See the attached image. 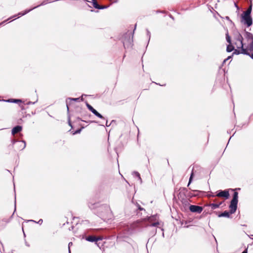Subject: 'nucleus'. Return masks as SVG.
<instances>
[{
  "mask_svg": "<svg viewBox=\"0 0 253 253\" xmlns=\"http://www.w3.org/2000/svg\"><path fill=\"white\" fill-rule=\"evenodd\" d=\"M231 213H230V211H224V212L219 214L218 215V216L220 217H229L230 214Z\"/></svg>",
  "mask_w": 253,
  "mask_h": 253,
  "instance_id": "dca6fc26",
  "label": "nucleus"
},
{
  "mask_svg": "<svg viewBox=\"0 0 253 253\" xmlns=\"http://www.w3.org/2000/svg\"><path fill=\"white\" fill-rule=\"evenodd\" d=\"M80 131H81V129L78 130H77V131L76 132V133H79V132H80Z\"/></svg>",
  "mask_w": 253,
  "mask_h": 253,
  "instance_id": "79ce46f5",
  "label": "nucleus"
},
{
  "mask_svg": "<svg viewBox=\"0 0 253 253\" xmlns=\"http://www.w3.org/2000/svg\"><path fill=\"white\" fill-rule=\"evenodd\" d=\"M238 193L237 192H234L233 194V199L231 201L238 202Z\"/></svg>",
  "mask_w": 253,
  "mask_h": 253,
  "instance_id": "6ab92c4d",
  "label": "nucleus"
},
{
  "mask_svg": "<svg viewBox=\"0 0 253 253\" xmlns=\"http://www.w3.org/2000/svg\"><path fill=\"white\" fill-rule=\"evenodd\" d=\"M67 110L69 111V107H68V104L67 103Z\"/></svg>",
  "mask_w": 253,
  "mask_h": 253,
  "instance_id": "37998d69",
  "label": "nucleus"
},
{
  "mask_svg": "<svg viewBox=\"0 0 253 253\" xmlns=\"http://www.w3.org/2000/svg\"><path fill=\"white\" fill-rule=\"evenodd\" d=\"M226 39L227 42L229 44H231V38H230V37L229 36V34H228V32L226 34Z\"/></svg>",
  "mask_w": 253,
  "mask_h": 253,
  "instance_id": "b1692460",
  "label": "nucleus"
},
{
  "mask_svg": "<svg viewBox=\"0 0 253 253\" xmlns=\"http://www.w3.org/2000/svg\"><path fill=\"white\" fill-rule=\"evenodd\" d=\"M233 50H234V47L231 44H229L227 46L226 51L228 52H231Z\"/></svg>",
  "mask_w": 253,
  "mask_h": 253,
  "instance_id": "412c9836",
  "label": "nucleus"
},
{
  "mask_svg": "<svg viewBox=\"0 0 253 253\" xmlns=\"http://www.w3.org/2000/svg\"><path fill=\"white\" fill-rule=\"evenodd\" d=\"M189 210L192 212L200 213L203 210L202 207L191 205L189 206Z\"/></svg>",
  "mask_w": 253,
  "mask_h": 253,
  "instance_id": "0eeeda50",
  "label": "nucleus"
},
{
  "mask_svg": "<svg viewBox=\"0 0 253 253\" xmlns=\"http://www.w3.org/2000/svg\"><path fill=\"white\" fill-rule=\"evenodd\" d=\"M156 230H155V231L154 232V234H156Z\"/></svg>",
  "mask_w": 253,
  "mask_h": 253,
  "instance_id": "3c124183",
  "label": "nucleus"
},
{
  "mask_svg": "<svg viewBox=\"0 0 253 253\" xmlns=\"http://www.w3.org/2000/svg\"><path fill=\"white\" fill-rule=\"evenodd\" d=\"M132 174L134 176H136L138 178V180H140V183L142 182V179L141 178V177H140V174L137 171H133L132 172Z\"/></svg>",
  "mask_w": 253,
  "mask_h": 253,
  "instance_id": "4be33fe9",
  "label": "nucleus"
},
{
  "mask_svg": "<svg viewBox=\"0 0 253 253\" xmlns=\"http://www.w3.org/2000/svg\"><path fill=\"white\" fill-rule=\"evenodd\" d=\"M247 249H246L245 251H244L242 253H247Z\"/></svg>",
  "mask_w": 253,
  "mask_h": 253,
  "instance_id": "f704fd0d",
  "label": "nucleus"
},
{
  "mask_svg": "<svg viewBox=\"0 0 253 253\" xmlns=\"http://www.w3.org/2000/svg\"><path fill=\"white\" fill-rule=\"evenodd\" d=\"M86 106L87 108L96 116L98 117L100 119H104V118L101 115L100 113H99L95 109H94L88 103H86Z\"/></svg>",
  "mask_w": 253,
  "mask_h": 253,
  "instance_id": "9d476101",
  "label": "nucleus"
},
{
  "mask_svg": "<svg viewBox=\"0 0 253 253\" xmlns=\"http://www.w3.org/2000/svg\"><path fill=\"white\" fill-rule=\"evenodd\" d=\"M21 107L22 110L24 109V107L23 106H22Z\"/></svg>",
  "mask_w": 253,
  "mask_h": 253,
  "instance_id": "09e8293b",
  "label": "nucleus"
},
{
  "mask_svg": "<svg viewBox=\"0 0 253 253\" xmlns=\"http://www.w3.org/2000/svg\"><path fill=\"white\" fill-rule=\"evenodd\" d=\"M2 221H4L6 223H7L8 222V221L7 219H3V220H2Z\"/></svg>",
  "mask_w": 253,
  "mask_h": 253,
  "instance_id": "58836bf2",
  "label": "nucleus"
},
{
  "mask_svg": "<svg viewBox=\"0 0 253 253\" xmlns=\"http://www.w3.org/2000/svg\"><path fill=\"white\" fill-rule=\"evenodd\" d=\"M241 22L247 27H250L253 24V19L251 15L242 14L241 15Z\"/></svg>",
  "mask_w": 253,
  "mask_h": 253,
  "instance_id": "20e7f679",
  "label": "nucleus"
},
{
  "mask_svg": "<svg viewBox=\"0 0 253 253\" xmlns=\"http://www.w3.org/2000/svg\"><path fill=\"white\" fill-rule=\"evenodd\" d=\"M29 221H32V222H36V221H35V220H29Z\"/></svg>",
  "mask_w": 253,
  "mask_h": 253,
  "instance_id": "49530a36",
  "label": "nucleus"
},
{
  "mask_svg": "<svg viewBox=\"0 0 253 253\" xmlns=\"http://www.w3.org/2000/svg\"><path fill=\"white\" fill-rule=\"evenodd\" d=\"M231 58V56H228L226 59H224V61L223 62H225L227 60H228V59H230Z\"/></svg>",
  "mask_w": 253,
  "mask_h": 253,
  "instance_id": "7c9ffc66",
  "label": "nucleus"
},
{
  "mask_svg": "<svg viewBox=\"0 0 253 253\" xmlns=\"http://www.w3.org/2000/svg\"><path fill=\"white\" fill-rule=\"evenodd\" d=\"M88 207L91 210H95L96 214L104 220L111 219L112 211L109 205H100L99 203H88Z\"/></svg>",
  "mask_w": 253,
  "mask_h": 253,
  "instance_id": "f257e3e1",
  "label": "nucleus"
},
{
  "mask_svg": "<svg viewBox=\"0 0 253 253\" xmlns=\"http://www.w3.org/2000/svg\"><path fill=\"white\" fill-rule=\"evenodd\" d=\"M249 56L253 59V53H252L251 54H250Z\"/></svg>",
  "mask_w": 253,
  "mask_h": 253,
  "instance_id": "4c0bfd02",
  "label": "nucleus"
},
{
  "mask_svg": "<svg viewBox=\"0 0 253 253\" xmlns=\"http://www.w3.org/2000/svg\"><path fill=\"white\" fill-rule=\"evenodd\" d=\"M28 104H34V102H33H33H30H30H28Z\"/></svg>",
  "mask_w": 253,
  "mask_h": 253,
  "instance_id": "a19ab883",
  "label": "nucleus"
},
{
  "mask_svg": "<svg viewBox=\"0 0 253 253\" xmlns=\"http://www.w3.org/2000/svg\"><path fill=\"white\" fill-rule=\"evenodd\" d=\"M22 127L20 126H17L14 127L12 129V134L15 135L16 133L19 132L21 131Z\"/></svg>",
  "mask_w": 253,
  "mask_h": 253,
  "instance_id": "4468645a",
  "label": "nucleus"
},
{
  "mask_svg": "<svg viewBox=\"0 0 253 253\" xmlns=\"http://www.w3.org/2000/svg\"><path fill=\"white\" fill-rule=\"evenodd\" d=\"M15 209H14V211H16V198L15 197Z\"/></svg>",
  "mask_w": 253,
  "mask_h": 253,
  "instance_id": "e433bc0d",
  "label": "nucleus"
},
{
  "mask_svg": "<svg viewBox=\"0 0 253 253\" xmlns=\"http://www.w3.org/2000/svg\"><path fill=\"white\" fill-rule=\"evenodd\" d=\"M26 245L27 246H28V247H29V246H30V245H29L28 244H27V243H26Z\"/></svg>",
  "mask_w": 253,
  "mask_h": 253,
  "instance_id": "de8ad7c7",
  "label": "nucleus"
},
{
  "mask_svg": "<svg viewBox=\"0 0 253 253\" xmlns=\"http://www.w3.org/2000/svg\"><path fill=\"white\" fill-rule=\"evenodd\" d=\"M222 204V202L219 203V204H210L209 206L211 207L212 210H215L219 207V206Z\"/></svg>",
  "mask_w": 253,
  "mask_h": 253,
  "instance_id": "f3484780",
  "label": "nucleus"
},
{
  "mask_svg": "<svg viewBox=\"0 0 253 253\" xmlns=\"http://www.w3.org/2000/svg\"><path fill=\"white\" fill-rule=\"evenodd\" d=\"M233 50L234 52L233 53V54L238 55L239 54H243L245 55H250V52H249V50L246 48H240L236 49H234V50Z\"/></svg>",
  "mask_w": 253,
  "mask_h": 253,
  "instance_id": "6e6552de",
  "label": "nucleus"
},
{
  "mask_svg": "<svg viewBox=\"0 0 253 253\" xmlns=\"http://www.w3.org/2000/svg\"><path fill=\"white\" fill-rule=\"evenodd\" d=\"M244 36L247 39H251L252 40V41H253V35L252 33L245 31Z\"/></svg>",
  "mask_w": 253,
  "mask_h": 253,
  "instance_id": "a211bd4d",
  "label": "nucleus"
},
{
  "mask_svg": "<svg viewBox=\"0 0 253 253\" xmlns=\"http://www.w3.org/2000/svg\"><path fill=\"white\" fill-rule=\"evenodd\" d=\"M252 5H251L250 6V7L248 8V9L246 11L243 12V13L242 14L251 15V13L252 12Z\"/></svg>",
  "mask_w": 253,
  "mask_h": 253,
  "instance_id": "aec40b11",
  "label": "nucleus"
},
{
  "mask_svg": "<svg viewBox=\"0 0 253 253\" xmlns=\"http://www.w3.org/2000/svg\"><path fill=\"white\" fill-rule=\"evenodd\" d=\"M47 2H46L45 1H43L41 4L40 5H38L36 6H35L33 8H31V9H28V10H26L24 12H19L18 13V14L16 15H15L10 18H9L8 19H7V20H5L1 22L0 23V26L3 25L4 24H5L7 21H8L9 20L11 19L12 18H14V17H16L17 16H23V15H24L25 14H26L27 13H28V12H29L30 11H31V10H32L33 9L41 6V5H44L45 4H46Z\"/></svg>",
  "mask_w": 253,
  "mask_h": 253,
  "instance_id": "f03ea898",
  "label": "nucleus"
},
{
  "mask_svg": "<svg viewBox=\"0 0 253 253\" xmlns=\"http://www.w3.org/2000/svg\"><path fill=\"white\" fill-rule=\"evenodd\" d=\"M110 125H111V124H108V121H106V126H109Z\"/></svg>",
  "mask_w": 253,
  "mask_h": 253,
  "instance_id": "72a5a7b5",
  "label": "nucleus"
},
{
  "mask_svg": "<svg viewBox=\"0 0 253 253\" xmlns=\"http://www.w3.org/2000/svg\"><path fill=\"white\" fill-rule=\"evenodd\" d=\"M148 221L150 222H152V221H155V222L152 223L149 226H157L159 225V222L157 221V215H154L152 216L149 217L148 218Z\"/></svg>",
  "mask_w": 253,
  "mask_h": 253,
  "instance_id": "9b49d317",
  "label": "nucleus"
},
{
  "mask_svg": "<svg viewBox=\"0 0 253 253\" xmlns=\"http://www.w3.org/2000/svg\"><path fill=\"white\" fill-rule=\"evenodd\" d=\"M16 142H17V141L15 140H14V139L12 140V143L13 144H14Z\"/></svg>",
  "mask_w": 253,
  "mask_h": 253,
  "instance_id": "c9c22d12",
  "label": "nucleus"
},
{
  "mask_svg": "<svg viewBox=\"0 0 253 253\" xmlns=\"http://www.w3.org/2000/svg\"><path fill=\"white\" fill-rule=\"evenodd\" d=\"M39 224H42V219H41L39 220V221L37 222Z\"/></svg>",
  "mask_w": 253,
  "mask_h": 253,
  "instance_id": "2f4dec72",
  "label": "nucleus"
},
{
  "mask_svg": "<svg viewBox=\"0 0 253 253\" xmlns=\"http://www.w3.org/2000/svg\"><path fill=\"white\" fill-rule=\"evenodd\" d=\"M73 245L72 242H70L68 244V250H69V253H71V250H70V247Z\"/></svg>",
  "mask_w": 253,
  "mask_h": 253,
  "instance_id": "c85d7f7f",
  "label": "nucleus"
},
{
  "mask_svg": "<svg viewBox=\"0 0 253 253\" xmlns=\"http://www.w3.org/2000/svg\"><path fill=\"white\" fill-rule=\"evenodd\" d=\"M146 32H147V36L148 37L149 41L150 38H151V33H150V32L148 29H146Z\"/></svg>",
  "mask_w": 253,
  "mask_h": 253,
  "instance_id": "cd10ccee",
  "label": "nucleus"
},
{
  "mask_svg": "<svg viewBox=\"0 0 253 253\" xmlns=\"http://www.w3.org/2000/svg\"><path fill=\"white\" fill-rule=\"evenodd\" d=\"M18 149L20 150H23L26 147V142L24 140L18 141Z\"/></svg>",
  "mask_w": 253,
  "mask_h": 253,
  "instance_id": "2eb2a0df",
  "label": "nucleus"
},
{
  "mask_svg": "<svg viewBox=\"0 0 253 253\" xmlns=\"http://www.w3.org/2000/svg\"><path fill=\"white\" fill-rule=\"evenodd\" d=\"M102 239H103L102 237H101V236L96 237V236H88V237H87L86 238V240L87 241H89V242H95L96 243H97V242L98 241L102 240Z\"/></svg>",
  "mask_w": 253,
  "mask_h": 253,
  "instance_id": "ddd939ff",
  "label": "nucleus"
},
{
  "mask_svg": "<svg viewBox=\"0 0 253 253\" xmlns=\"http://www.w3.org/2000/svg\"><path fill=\"white\" fill-rule=\"evenodd\" d=\"M226 19H227V20H229V17L228 16H226Z\"/></svg>",
  "mask_w": 253,
  "mask_h": 253,
  "instance_id": "a18cd8bd",
  "label": "nucleus"
},
{
  "mask_svg": "<svg viewBox=\"0 0 253 253\" xmlns=\"http://www.w3.org/2000/svg\"><path fill=\"white\" fill-rule=\"evenodd\" d=\"M216 196L219 197H223L226 199H228L229 197V193L228 190H218L217 191Z\"/></svg>",
  "mask_w": 253,
  "mask_h": 253,
  "instance_id": "1a4fd4ad",
  "label": "nucleus"
},
{
  "mask_svg": "<svg viewBox=\"0 0 253 253\" xmlns=\"http://www.w3.org/2000/svg\"><path fill=\"white\" fill-rule=\"evenodd\" d=\"M133 35L131 36L130 35H126L125 36L124 40H123V44L125 48H128L132 47V40Z\"/></svg>",
  "mask_w": 253,
  "mask_h": 253,
  "instance_id": "39448f33",
  "label": "nucleus"
},
{
  "mask_svg": "<svg viewBox=\"0 0 253 253\" xmlns=\"http://www.w3.org/2000/svg\"><path fill=\"white\" fill-rule=\"evenodd\" d=\"M138 209L140 211H145V210L143 208H141L140 206H138Z\"/></svg>",
  "mask_w": 253,
  "mask_h": 253,
  "instance_id": "c756f323",
  "label": "nucleus"
},
{
  "mask_svg": "<svg viewBox=\"0 0 253 253\" xmlns=\"http://www.w3.org/2000/svg\"><path fill=\"white\" fill-rule=\"evenodd\" d=\"M238 202L236 201H231L230 204L229 205L230 213L233 214L235 212L237 208Z\"/></svg>",
  "mask_w": 253,
  "mask_h": 253,
  "instance_id": "f8f14e48",
  "label": "nucleus"
},
{
  "mask_svg": "<svg viewBox=\"0 0 253 253\" xmlns=\"http://www.w3.org/2000/svg\"><path fill=\"white\" fill-rule=\"evenodd\" d=\"M249 50L250 51H253V41H252V42L250 44V45H249Z\"/></svg>",
  "mask_w": 253,
  "mask_h": 253,
  "instance_id": "a878e982",
  "label": "nucleus"
},
{
  "mask_svg": "<svg viewBox=\"0 0 253 253\" xmlns=\"http://www.w3.org/2000/svg\"><path fill=\"white\" fill-rule=\"evenodd\" d=\"M235 6H236L237 7H238L236 3H235Z\"/></svg>",
  "mask_w": 253,
  "mask_h": 253,
  "instance_id": "8fccbe9b",
  "label": "nucleus"
},
{
  "mask_svg": "<svg viewBox=\"0 0 253 253\" xmlns=\"http://www.w3.org/2000/svg\"><path fill=\"white\" fill-rule=\"evenodd\" d=\"M85 1L88 2V6L90 7H93L98 9H103L108 8L109 5L101 6L98 4L97 0H84Z\"/></svg>",
  "mask_w": 253,
  "mask_h": 253,
  "instance_id": "7ed1b4c3",
  "label": "nucleus"
},
{
  "mask_svg": "<svg viewBox=\"0 0 253 253\" xmlns=\"http://www.w3.org/2000/svg\"><path fill=\"white\" fill-rule=\"evenodd\" d=\"M193 175H194V173H193V171H192L191 173L190 178H189V182H188V186L190 185V184L192 182Z\"/></svg>",
  "mask_w": 253,
  "mask_h": 253,
  "instance_id": "393cba45",
  "label": "nucleus"
},
{
  "mask_svg": "<svg viewBox=\"0 0 253 253\" xmlns=\"http://www.w3.org/2000/svg\"><path fill=\"white\" fill-rule=\"evenodd\" d=\"M9 102H12V103H19L21 102L22 101L20 99H10L7 101Z\"/></svg>",
  "mask_w": 253,
  "mask_h": 253,
  "instance_id": "5701e85b",
  "label": "nucleus"
},
{
  "mask_svg": "<svg viewBox=\"0 0 253 253\" xmlns=\"http://www.w3.org/2000/svg\"><path fill=\"white\" fill-rule=\"evenodd\" d=\"M111 2H117L118 0H109Z\"/></svg>",
  "mask_w": 253,
  "mask_h": 253,
  "instance_id": "473e14b6",
  "label": "nucleus"
},
{
  "mask_svg": "<svg viewBox=\"0 0 253 253\" xmlns=\"http://www.w3.org/2000/svg\"><path fill=\"white\" fill-rule=\"evenodd\" d=\"M209 196H210V197H211H211H214V196H215V195H213V194H210V195H209Z\"/></svg>",
  "mask_w": 253,
  "mask_h": 253,
  "instance_id": "ea45409f",
  "label": "nucleus"
},
{
  "mask_svg": "<svg viewBox=\"0 0 253 253\" xmlns=\"http://www.w3.org/2000/svg\"><path fill=\"white\" fill-rule=\"evenodd\" d=\"M68 99L73 100L75 101H79L80 100V98H68Z\"/></svg>",
  "mask_w": 253,
  "mask_h": 253,
  "instance_id": "bb28decb",
  "label": "nucleus"
},
{
  "mask_svg": "<svg viewBox=\"0 0 253 253\" xmlns=\"http://www.w3.org/2000/svg\"><path fill=\"white\" fill-rule=\"evenodd\" d=\"M235 42H234L235 45L236 46L237 48H244L243 47V38L240 33H238L236 38H235Z\"/></svg>",
  "mask_w": 253,
  "mask_h": 253,
  "instance_id": "423d86ee",
  "label": "nucleus"
},
{
  "mask_svg": "<svg viewBox=\"0 0 253 253\" xmlns=\"http://www.w3.org/2000/svg\"><path fill=\"white\" fill-rule=\"evenodd\" d=\"M69 125L70 126H71V122H70V120H69Z\"/></svg>",
  "mask_w": 253,
  "mask_h": 253,
  "instance_id": "c03bdc74",
  "label": "nucleus"
}]
</instances>
